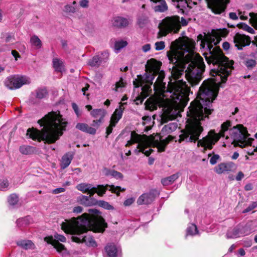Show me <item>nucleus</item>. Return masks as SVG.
I'll return each mask as SVG.
<instances>
[{"label":"nucleus","mask_w":257,"mask_h":257,"mask_svg":"<svg viewBox=\"0 0 257 257\" xmlns=\"http://www.w3.org/2000/svg\"><path fill=\"white\" fill-rule=\"evenodd\" d=\"M29 82V80L26 77L14 75L8 77L5 81V85L9 89L12 90L18 89Z\"/></svg>","instance_id":"obj_8"},{"label":"nucleus","mask_w":257,"mask_h":257,"mask_svg":"<svg viewBox=\"0 0 257 257\" xmlns=\"http://www.w3.org/2000/svg\"><path fill=\"white\" fill-rule=\"evenodd\" d=\"M82 208L81 206H76L74 208L73 212L77 213H81L82 211Z\"/></svg>","instance_id":"obj_57"},{"label":"nucleus","mask_w":257,"mask_h":257,"mask_svg":"<svg viewBox=\"0 0 257 257\" xmlns=\"http://www.w3.org/2000/svg\"><path fill=\"white\" fill-rule=\"evenodd\" d=\"M9 183L7 179H4L0 180V190L5 191L8 188Z\"/></svg>","instance_id":"obj_42"},{"label":"nucleus","mask_w":257,"mask_h":257,"mask_svg":"<svg viewBox=\"0 0 257 257\" xmlns=\"http://www.w3.org/2000/svg\"><path fill=\"white\" fill-rule=\"evenodd\" d=\"M229 17L230 19L233 20H237L238 19V16L235 13H230L229 14Z\"/></svg>","instance_id":"obj_53"},{"label":"nucleus","mask_w":257,"mask_h":257,"mask_svg":"<svg viewBox=\"0 0 257 257\" xmlns=\"http://www.w3.org/2000/svg\"><path fill=\"white\" fill-rule=\"evenodd\" d=\"M77 3L75 1H73L72 4L66 5L64 8V11L67 13H74L76 12Z\"/></svg>","instance_id":"obj_30"},{"label":"nucleus","mask_w":257,"mask_h":257,"mask_svg":"<svg viewBox=\"0 0 257 257\" xmlns=\"http://www.w3.org/2000/svg\"><path fill=\"white\" fill-rule=\"evenodd\" d=\"M72 159V155L69 154H67L63 156L62 158L61 164V168L63 169L66 168L71 163Z\"/></svg>","instance_id":"obj_25"},{"label":"nucleus","mask_w":257,"mask_h":257,"mask_svg":"<svg viewBox=\"0 0 257 257\" xmlns=\"http://www.w3.org/2000/svg\"><path fill=\"white\" fill-rule=\"evenodd\" d=\"M155 49L160 51L164 49L165 47V43L163 41L157 42L155 44Z\"/></svg>","instance_id":"obj_44"},{"label":"nucleus","mask_w":257,"mask_h":257,"mask_svg":"<svg viewBox=\"0 0 257 257\" xmlns=\"http://www.w3.org/2000/svg\"><path fill=\"white\" fill-rule=\"evenodd\" d=\"M12 54L15 57V60H17L18 58L20 57V55L19 53L16 50H13L12 51Z\"/></svg>","instance_id":"obj_56"},{"label":"nucleus","mask_w":257,"mask_h":257,"mask_svg":"<svg viewBox=\"0 0 257 257\" xmlns=\"http://www.w3.org/2000/svg\"><path fill=\"white\" fill-rule=\"evenodd\" d=\"M88 65L92 67L99 66L101 63L100 62L99 53L94 56L88 61Z\"/></svg>","instance_id":"obj_32"},{"label":"nucleus","mask_w":257,"mask_h":257,"mask_svg":"<svg viewBox=\"0 0 257 257\" xmlns=\"http://www.w3.org/2000/svg\"><path fill=\"white\" fill-rule=\"evenodd\" d=\"M257 207V201L252 202L245 210L243 213H246Z\"/></svg>","instance_id":"obj_45"},{"label":"nucleus","mask_w":257,"mask_h":257,"mask_svg":"<svg viewBox=\"0 0 257 257\" xmlns=\"http://www.w3.org/2000/svg\"><path fill=\"white\" fill-rule=\"evenodd\" d=\"M237 27L243 30L246 31L250 34H254V30L250 26L245 23H241L237 25Z\"/></svg>","instance_id":"obj_38"},{"label":"nucleus","mask_w":257,"mask_h":257,"mask_svg":"<svg viewBox=\"0 0 257 257\" xmlns=\"http://www.w3.org/2000/svg\"><path fill=\"white\" fill-rule=\"evenodd\" d=\"M186 232L187 235H194L198 233V231L195 224H190L187 227Z\"/></svg>","instance_id":"obj_36"},{"label":"nucleus","mask_w":257,"mask_h":257,"mask_svg":"<svg viewBox=\"0 0 257 257\" xmlns=\"http://www.w3.org/2000/svg\"><path fill=\"white\" fill-rule=\"evenodd\" d=\"M249 232L245 231V228L243 227H236L229 229L226 233L227 238H233L239 237L248 234Z\"/></svg>","instance_id":"obj_15"},{"label":"nucleus","mask_w":257,"mask_h":257,"mask_svg":"<svg viewBox=\"0 0 257 257\" xmlns=\"http://www.w3.org/2000/svg\"><path fill=\"white\" fill-rule=\"evenodd\" d=\"M89 2L88 0H81L80 2V5L81 7L86 8L88 7Z\"/></svg>","instance_id":"obj_50"},{"label":"nucleus","mask_w":257,"mask_h":257,"mask_svg":"<svg viewBox=\"0 0 257 257\" xmlns=\"http://www.w3.org/2000/svg\"><path fill=\"white\" fill-rule=\"evenodd\" d=\"M65 191V189L64 188H58L55 189L52 191V193L55 194H59L60 193L64 192Z\"/></svg>","instance_id":"obj_49"},{"label":"nucleus","mask_w":257,"mask_h":257,"mask_svg":"<svg viewBox=\"0 0 257 257\" xmlns=\"http://www.w3.org/2000/svg\"><path fill=\"white\" fill-rule=\"evenodd\" d=\"M135 201L133 198H130L124 201L123 204L125 206H129L131 205Z\"/></svg>","instance_id":"obj_52"},{"label":"nucleus","mask_w":257,"mask_h":257,"mask_svg":"<svg viewBox=\"0 0 257 257\" xmlns=\"http://www.w3.org/2000/svg\"><path fill=\"white\" fill-rule=\"evenodd\" d=\"M47 95L48 92L46 88H39L36 90V97L39 99L44 98Z\"/></svg>","instance_id":"obj_37"},{"label":"nucleus","mask_w":257,"mask_h":257,"mask_svg":"<svg viewBox=\"0 0 257 257\" xmlns=\"http://www.w3.org/2000/svg\"><path fill=\"white\" fill-rule=\"evenodd\" d=\"M118 248L113 244H107L105 247V253L107 257H116L118 253Z\"/></svg>","instance_id":"obj_18"},{"label":"nucleus","mask_w":257,"mask_h":257,"mask_svg":"<svg viewBox=\"0 0 257 257\" xmlns=\"http://www.w3.org/2000/svg\"><path fill=\"white\" fill-rule=\"evenodd\" d=\"M43 128L41 130L29 128L27 135L34 140L46 141L49 144L55 143L59 139L66 130V119L63 117L59 111H52L46 114L38 121Z\"/></svg>","instance_id":"obj_4"},{"label":"nucleus","mask_w":257,"mask_h":257,"mask_svg":"<svg viewBox=\"0 0 257 257\" xmlns=\"http://www.w3.org/2000/svg\"><path fill=\"white\" fill-rule=\"evenodd\" d=\"M127 45L125 41L120 40L116 41L114 45V50L116 53H118L119 51Z\"/></svg>","instance_id":"obj_35"},{"label":"nucleus","mask_w":257,"mask_h":257,"mask_svg":"<svg viewBox=\"0 0 257 257\" xmlns=\"http://www.w3.org/2000/svg\"><path fill=\"white\" fill-rule=\"evenodd\" d=\"M151 49V45L149 44L144 45L142 47V50L144 52H147Z\"/></svg>","instance_id":"obj_54"},{"label":"nucleus","mask_w":257,"mask_h":257,"mask_svg":"<svg viewBox=\"0 0 257 257\" xmlns=\"http://www.w3.org/2000/svg\"><path fill=\"white\" fill-rule=\"evenodd\" d=\"M245 64L248 68H251L256 65V61L253 59H249L245 61Z\"/></svg>","instance_id":"obj_46"},{"label":"nucleus","mask_w":257,"mask_h":257,"mask_svg":"<svg viewBox=\"0 0 257 257\" xmlns=\"http://www.w3.org/2000/svg\"><path fill=\"white\" fill-rule=\"evenodd\" d=\"M180 28V19L178 16H173L165 18L160 26L159 35L160 37L166 36L173 32L177 33Z\"/></svg>","instance_id":"obj_6"},{"label":"nucleus","mask_w":257,"mask_h":257,"mask_svg":"<svg viewBox=\"0 0 257 257\" xmlns=\"http://www.w3.org/2000/svg\"><path fill=\"white\" fill-rule=\"evenodd\" d=\"M106 112L103 109H94L91 112V115L95 119L93 121V125L99 126L103 121Z\"/></svg>","instance_id":"obj_14"},{"label":"nucleus","mask_w":257,"mask_h":257,"mask_svg":"<svg viewBox=\"0 0 257 257\" xmlns=\"http://www.w3.org/2000/svg\"><path fill=\"white\" fill-rule=\"evenodd\" d=\"M238 157L239 154L237 152H235L233 153V155L231 157V158L232 160H236L238 158Z\"/></svg>","instance_id":"obj_59"},{"label":"nucleus","mask_w":257,"mask_h":257,"mask_svg":"<svg viewBox=\"0 0 257 257\" xmlns=\"http://www.w3.org/2000/svg\"><path fill=\"white\" fill-rule=\"evenodd\" d=\"M91 196H86L82 195L79 199L80 203L86 206H91L94 203H93V200L91 198Z\"/></svg>","instance_id":"obj_28"},{"label":"nucleus","mask_w":257,"mask_h":257,"mask_svg":"<svg viewBox=\"0 0 257 257\" xmlns=\"http://www.w3.org/2000/svg\"><path fill=\"white\" fill-rule=\"evenodd\" d=\"M44 240L48 244H52L57 252L62 255L65 256L69 254V251L65 246L60 242H65L66 241V238L64 235L55 233L54 236L51 235L45 237Z\"/></svg>","instance_id":"obj_7"},{"label":"nucleus","mask_w":257,"mask_h":257,"mask_svg":"<svg viewBox=\"0 0 257 257\" xmlns=\"http://www.w3.org/2000/svg\"><path fill=\"white\" fill-rule=\"evenodd\" d=\"M238 253L241 256H243L245 254L244 250L242 248H240L238 250Z\"/></svg>","instance_id":"obj_64"},{"label":"nucleus","mask_w":257,"mask_h":257,"mask_svg":"<svg viewBox=\"0 0 257 257\" xmlns=\"http://www.w3.org/2000/svg\"><path fill=\"white\" fill-rule=\"evenodd\" d=\"M113 26L117 28H124L128 26L129 21L126 18L121 17H115L112 20Z\"/></svg>","instance_id":"obj_19"},{"label":"nucleus","mask_w":257,"mask_h":257,"mask_svg":"<svg viewBox=\"0 0 257 257\" xmlns=\"http://www.w3.org/2000/svg\"><path fill=\"white\" fill-rule=\"evenodd\" d=\"M20 152L24 155H29L33 153L34 151V148L30 146H22L20 147Z\"/></svg>","instance_id":"obj_33"},{"label":"nucleus","mask_w":257,"mask_h":257,"mask_svg":"<svg viewBox=\"0 0 257 257\" xmlns=\"http://www.w3.org/2000/svg\"><path fill=\"white\" fill-rule=\"evenodd\" d=\"M89 214L84 213L78 218L65 220L61 223V229L66 233L74 235L72 240L78 243L84 242L89 246H96L94 238L84 235L88 230L94 232H103L107 227V223L96 209L88 210Z\"/></svg>","instance_id":"obj_3"},{"label":"nucleus","mask_w":257,"mask_h":257,"mask_svg":"<svg viewBox=\"0 0 257 257\" xmlns=\"http://www.w3.org/2000/svg\"><path fill=\"white\" fill-rule=\"evenodd\" d=\"M123 104L116 108L110 118V124L106 129V137L109 135L112 131L113 128L116 125L118 121L122 117L124 108L122 107Z\"/></svg>","instance_id":"obj_10"},{"label":"nucleus","mask_w":257,"mask_h":257,"mask_svg":"<svg viewBox=\"0 0 257 257\" xmlns=\"http://www.w3.org/2000/svg\"><path fill=\"white\" fill-rule=\"evenodd\" d=\"M124 86V83L122 82V80H119L118 82H116L114 90L116 91H119V89L122 88Z\"/></svg>","instance_id":"obj_48"},{"label":"nucleus","mask_w":257,"mask_h":257,"mask_svg":"<svg viewBox=\"0 0 257 257\" xmlns=\"http://www.w3.org/2000/svg\"><path fill=\"white\" fill-rule=\"evenodd\" d=\"M176 7L183 12V9L189 7L190 0H172Z\"/></svg>","instance_id":"obj_24"},{"label":"nucleus","mask_w":257,"mask_h":257,"mask_svg":"<svg viewBox=\"0 0 257 257\" xmlns=\"http://www.w3.org/2000/svg\"><path fill=\"white\" fill-rule=\"evenodd\" d=\"M154 3L158 4L155 7L156 12H164L167 10V6L164 0H150Z\"/></svg>","instance_id":"obj_23"},{"label":"nucleus","mask_w":257,"mask_h":257,"mask_svg":"<svg viewBox=\"0 0 257 257\" xmlns=\"http://www.w3.org/2000/svg\"><path fill=\"white\" fill-rule=\"evenodd\" d=\"M17 244L21 248L25 249H34L35 244L30 240H20L17 241Z\"/></svg>","instance_id":"obj_20"},{"label":"nucleus","mask_w":257,"mask_h":257,"mask_svg":"<svg viewBox=\"0 0 257 257\" xmlns=\"http://www.w3.org/2000/svg\"><path fill=\"white\" fill-rule=\"evenodd\" d=\"M238 16L240 17V19L242 20H246L247 19V16H244V13L239 12L238 13Z\"/></svg>","instance_id":"obj_55"},{"label":"nucleus","mask_w":257,"mask_h":257,"mask_svg":"<svg viewBox=\"0 0 257 257\" xmlns=\"http://www.w3.org/2000/svg\"><path fill=\"white\" fill-rule=\"evenodd\" d=\"M172 140L173 137L171 136H169L165 140H162L160 136L158 134L150 136L144 135L142 136L132 132L131 139L127 142L125 146L129 147L135 143H137V147L134 150V153L138 155L139 153L142 152L146 156H149L153 151L150 147H156L158 152H164L167 145Z\"/></svg>","instance_id":"obj_5"},{"label":"nucleus","mask_w":257,"mask_h":257,"mask_svg":"<svg viewBox=\"0 0 257 257\" xmlns=\"http://www.w3.org/2000/svg\"><path fill=\"white\" fill-rule=\"evenodd\" d=\"M76 188L83 193H87L90 196H92L96 192L95 187L90 183H81L78 184L76 186Z\"/></svg>","instance_id":"obj_16"},{"label":"nucleus","mask_w":257,"mask_h":257,"mask_svg":"<svg viewBox=\"0 0 257 257\" xmlns=\"http://www.w3.org/2000/svg\"><path fill=\"white\" fill-rule=\"evenodd\" d=\"M250 19L249 20L250 24L255 29H257V13H250L249 14Z\"/></svg>","instance_id":"obj_41"},{"label":"nucleus","mask_w":257,"mask_h":257,"mask_svg":"<svg viewBox=\"0 0 257 257\" xmlns=\"http://www.w3.org/2000/svg\"><path fill=\"white\" fill-rule=\"evenodd\" d=\"M105 175L107 176H111L116 179H122L123 178V175L121 173L114 170H107Z\"/></svg>","instance_id":"obj_34"},{"label":"nucleus","mask_w":257,"mask_h":257,"mask_svg":"<svg viewBox=\"0 0 257 257\" xmlns=\"http://www.w3.org/2000/svg\"><path fill=\"white\" fill-rule=\"evenodd\" d=\"M177 127L178 124L176 122H170L163 126L162 129V133L164 135L171 134L174 132Z\"/></svg>","instance_id":"obj_22"},{"label":"nucleus","mask_w":257,"mask_h":257,"mask_svg":"<svg viewBox=\"0 0 257 257\" xmlns=\"http://www.w3.org/2000/svg\"><path fill=\"white\" fill-rule=\"evenodd\" d=\"M30 43L36 49H40L42 47V42L37 36L34 35L31 38Z\"/></svg>","instance_id":"obj_31"},{"label":"nucleus","mask_w":257,"mask_h":257,"mask_svg":"<svg viewBox=\"0 0 257 257\" xmlns=\"http://www.w3.org/2000/svg\"><path fill=\"white\" fill-rule=\"evenodd\" d=\"M233 42L238 50H242L243 47L250 45L251 40L247 36L237 33L233 37Z\"/></svg>","instance_id":"obj_11"},{"label":"nucleus","mask_w":257,"mask_h":257,"mask_svg":"<svg viewBox=\"0 0 257 257\" xmlns=\"http://www.w3.org/2000/svg\"><path fill=\"white\" fill-rule=\"evenodd\" d=\"M154 195L152 193H144L139 197L137 200L139 205L148 204L151 203L154 199Z\"/></svg>","instance_id":"obj_17"},{"label":"nucleus","mask_w":257,"mask_h":257,"mask_svg":"<svg viewBox=\"0 0 257 257\" xmlns=\"http://www.w3.org/2000/svg\"><path fill=\"white\" fill-rule=\"evenodd\" d=\"M222 47L225 50H227L230 48V44L227 42H225L222 44Z\"/></svg>","instance_id":"obj_58"},{"label":"nucleus","mask_w":257,"mask_h":257,"mask_svg":"<svg viewBox=\"0 0 257 257\" xmlns=\"http://www.w3.org/2000/svg\"><path fill=\"white\" fill-rule=\"evenodd\" d=\"M76 128L81 131L85 132L91 135H94L96 134V130L85 123H78L76 125Z\"/></svg>","instance_id":"obj_21"},{"label":"nucleus","mask_w":257,"mask_h":257,"mask_svg":"<svg viewBox=\"0 0 257 257\" xmlns=\"http://www.w3.org/2000/svg\"><path fill=\"white\" fill-rule=\"evenodd\" d=\"M195 41L188 37L179 38L171 43L167 56L173 66L166 90L163 82L165 74L160 71L162 63L154 59L147 61L144 75H138L133 81L135 87H142L141 95L144 99L150 95L155 76L158 74L153 85L155 93L158 96L147 99L145 107L151 111L158 107H163L164 122L166 121V117L173 119L179 115L189 100V88L185 81L179 79L184 70L185 77L192 86L198 84L202 78L205 64L203 58L195 52Z\"/></svg>","instance_id":"obj_1"},{"label":"nucleus","mask_w":257,"mask_h":257,"mask_svg":"<svg viewBox=\"0 0 257 257\" xmlns=\"http://www.w3.org/2000/svg\"><path fill=\"white\" fill-rule=\"evenodd\" d=\"M220 33L212 34H200L198 39L201 41L200 49L206 50L203 55L208 64L216 65L217 68H212L210 74L212 77L204 81L200 87L196 98L191 102L187 111L189 117L185 128L181 131L179 142H195L198 141L197 146L203 148L204 151L211 150L220 137H225V133L229 131L230 137L233 139L235 145L241 148L250 145L252 139L248 138L247 131L242 124L231 126V122L226 121L221 124V130L216 133L214 130L210 131L208 135L201 140L199 137L203 128L201 121L208 119V115L213 111L212 102L218 94V88L222 87V83L226 82L227 78L233 68V61L225 57L221 50L216 46L221 40Z\"/></svg>","instance_id":"obj_2"},{"label":"nucleus","mask_w":257,"mask_h":257,"mask_svg":"<svg viewBox=\"0 0 257 257\" xmlns=\"http://www.w3.org/2000/svg\"><path fill=\"white\" fill-rule=\"evenodd\" d=\"M32 221V219L29 216L19 218L16 221L17 225L19 227H25L29 225Z\"/></svg>","instance_id":"obj_27"},{"label":"nucleus","mask_w":257,"mask_h":257,"mask_svg":"<svg viewBox=\"0 0 257 257\" xmlns=\"http://www.w3.org/2000/svg\"><path fill=\"white\" fill-rule=\"evenodd\" d=\"M244 174L242 172L239 171L236 176L235 180L238 181H240L244 178Z\"/></svg>","instance_id":"obj_51"},{"label":"nucleus","mask_w":257,"mask_h":257,"mask_svg":"<svg viewBox=\"0 0 257 257\" xmlns=\"http://www.w3.org/2000/svg\"><path fill=\"white\" fill-rule=\"evenodd\" d=\"M252 188V185L250 184L246 185L244 187L245 190L247 191L251 190Z\"/></svg>","instance_id":"obj_61"},{"label":"nucleus","mask_w":257,"mask_h":257,"mask_svg":"<svg viewBox=\"0 0 257 257\" xmlns=\"http://www.w3.org/2000/svg\"><path fill=\"white\" fill-rule=\"evenodd\" d=\"M13 39V36L10 34H8L6 38V42H10Z\"/></svg>","instance_id":"obj_62"},{"label":"nucleus","mask_w":257,"mask_h":257,"mask_svg":"<svg viewBox=\"0 0 257 257\" xmlns=\"http://www.w3.org/2000/svg\"><path fill=\"white\" fill-rule=\"evenodd\" d=\"M179 177V174L176 173L169 177L163 178L161 180V183L164 186H167L172 184Z\"/></svg>","instance_id":"obj_26"},{"label":"nucleus","mask_w":257,"mask_h":257,"mask_svg":"<svg viewBox=\"0 0 257 257\" xmlns=\"http://www.w3.org/2000/svg\"><path fill=\"white\" fill-rule=\"evenodd\" d=\"M53 64L56 71L61 72L64 71L63 63L60 59L57 58L53 59Z\"/></svg>","instance_id":"obj_29"},{"label":"nucleus","mask_w":257,"mask_h":257,"mask_svg":"<svg viewBox=\"0 0 257 257\" xmlns=\"http://www.w3.org/2000/svg\"><path fill=\"white\" fill-rule=\"evenodd\" d=\"M72 106L74 111H77L79 109L78 106L76 103H73Z\"/></svg>","instance_id":"obj_63"},{"label":"nucleus","mask_w":257,"mask_h":257,"mask_svg":"<svg viewBox=\"0 0 257 257\" xmlns=\"http://www.w3.org/2000/svg\"><path fill=\"white\" fill-rule=\"evenodd\" d=\"M96 192L97 194L100 196H102L105 193L106 190L108 189L109 191H111L112 193H116L117 196L119 195V192L120 191H125V188H121L119 186H114V185H97V187H95Z\"/></svg>","instance_id":"obj_13"},{"label":"nucleus","mask_w":257,"mask_h":257,"mask_svg":"<svg viewBox=\"0 0 257 257\" xmlns=\"http://www.w3.org/2000/svg\"><path fill=\"white\" fill-rule=\"evenodd\" d=\"M99 206L107 210L113 209V207L109 204L108 202L104 201H100L98 203Z\"/></svg>","instance_id":"obj_43"},{"label":"nucleus","mask_w":257,"mask_h":257,"mask_svg":"<svg viewBox=\"0 0 257 257\" xmlns=\"http://www.w3.org/2000/svg\"><path fill=\"white\" fill-rule=\"evenodd\" d=\"M208 7L215 14H220L226 9L229 0H206Z\"/></svg>","instance_id":"obj_9"},{"label":"nucleus","mask_w":257,"mask_h":257,"mask_svg":"<svg viewBox=\"0 0 257 257\" xmlns=\"http://www.w3.org/2000/svg\"><path fill=\"white\" fill-rule=\"evenodd\" d=\"M19 201L18 196L16 194H12L8 198V202L11 205H16Z\"/></svg>","instance_id":"obj_40"},{"label":"nucleus","mask_w":257,"mask_h":257,"mask_svg":"<svg viewBox=\"0 0 257 257\" xmlns=\"http://www.w3.org/2000/svg\"><path fill=\"white\" fill-rule=\"evenodd\" d=\"M219 158H220V156L218 155H217V154L214 155L210 158V164L211 165L215 164Z\"/></svg>","instance_id":"obj_47"},{"label":"nucleus","mask_w":257,"mask_h":257,"mask_svg":"<svg viewBox=\"0 0 257 257\" xmlns=\"http://www.w3.org/2000/svg\"><path fill=\"white\" fill-rule=\"evenodd\" d=\"M109 54L107 51H104L99 54L100 63H105L109 58Z\"/></svg>","instance_id":"obj_39"},{"label":"nucleus","mask_w":257,"mask_h":257,"mask_svg":"<svg viewBox=\"0 0 257 257\" xmlns=\"http://www.w3.org/2000/svg\"><path fill=\"white\" fill-rule=\"evenodd\" d=\"M89 87V86L88 84H86V86L82 88V91L83 92L84 95H86L85 92L88 90Z\"/></svg>","instance_id":"obj_60"},{"label":"nucleus","mask_w":257,"mask_h":257,"mask_svg":"<svg viewBox=\"0 0 257 257\" xmlns=\"http://www.w3.org/2000/svg\"><path fill=\"white\" fill-rule=\"evenodd\" d=\"M237 166L232 162L221 163L218 164L214 169V171L218 174L234 172L236 170Z\"/></svg>","instance_id":"obj_12"}]
</instances>
